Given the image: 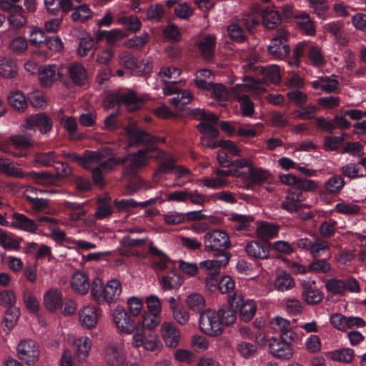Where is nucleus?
<instances>
[{"label":"nucleus","instance_id":"1","mask_svg":"<svg viewBox=\"0 0 366 366\" xmlns=\"http://www.w3.org/2000/svg\"><path fill=\"white\" fill-rule=\"evenodd\" d=\"M280 81V71L277 65L263 66L253 63V94L254 91H264L269 84H277Z\"/></svg>","mask_w":366,"mask_h":366},{"label":"nucleus","instance_id":"2","mask_svg":"<svg viewBox=\"0 0 366 366\" xmlns=\"http://www.w3.org/2000/svg\"><path fill=\"white\" fill-rule=\"evenodd\" d=\"M144 104L143 100L138 97L134 92H129L122 94H112L104 101L105 109H112L115 106L124 104L130 112L139 109Z\"/></svg>","mask_w":366,"mask_h":366},{"label":"nucleus","instance_id":"3","mask_svg":"<svg viewBox=\"0 0 366 366\" xmlns=\"http://www.w3.org/2000/svg\"><path fill=\"white\" fill-rule=\"evenodd\" d=\"M289 37V32L282 28L277 29L271 37L267 51L274 59H283L290 54L291 49L287 44Z\"/></svg>","mask_w":366,"mask_h":366},{"label":"nucleus","instance_id":"4","mask_svg":"<svg viewBox=\"0 0 366 366\" xmlns=\"http://www.w3.org/2000/svg\"><path fill=\"white\" fill-rule=\"evenodd\" d=\"M204 244L208 250L218 252V256L220 257L224 253H229L227 249L231 247V242L229 235L225 232L213 229L205 234Z\"/></svg>","mask_w":366,"mask_h":366},{"label":"nucleus","instance_id":"5","mask_svg":"<svg viewBox=\"0 0 366 366\" xmlns=\"http://www.w3.org/2000/svg\"><path fill=\"white\" fill-rule=\"evenodd\" d=\"M244 84H237L232 88V93L234 98L240 104L241 113L243 116H252V102L250 94H252V77L244 76Z\"/></svg>","mask_w":366,"mask_h":366},{"label":"nucleus","instance_id":"6","mask_svg":"<svg viewBox=\"0 0 366 366\" xmlns=\"http://www.w3.org/2000/svg\"><path fill=\"white\" fill-rule=\"evenodd\" d=\"M199 328L206 335L216 337L222 332L219 315L214 310H207L201 314Z\"/></svg>","mask_w":366,"mask_h":366},{"label":"nucleus","instance_id":"7","mask_svg":"<svg viewBox=\"0 0 366 366\" xmlns=\"http://www.w3.org/2000/svg\"><path fill=\"white\" fill-rule=\"evenodd\" d=\"M40 351L37 343L31 340H23L17 345V356L27 365H34L39 358Z\"/></svg>","mask_w":366,"mask_h":366},{"label":"nucleus","instance_id":"8","mask_svg":"<svg viewBox=\"0 0 366 366\" xmlns=\"http://www.w3.org/2000/svg\"><path fill=\"white\" fill-rule=\"evenodd\" d=\"M53 127V121L45 113H38L29 116L26 119L24 124L22 125V129H29L33 134L36 133V127L38 128L39 132L43 134L49 132Z\"/></svg>","mask_w":366,"mask_h":366},{"label":"nucleus","instance_id":"9","mask_svg":"<svg viewBox=\"0 0 366 366\" xmlns=\"http://www.w3.org/2000/svg\"><path fill=\"white\" fill-rule=\"evenodd\" d=\"M290 342L288 338H271L269 342V349L271 354L280 360H290L294 354Z\"/></svg>","mask_w":366,"mask_h":366},{"label":"nucleus","instance_id":"10","mask_svg":"<svg viewBox=\"0 0 366 366\" xmlns=\"http://www.w3.org/2000/svg\"><path fill=\"white\" fill-rule=\"evenodd\" d=\"M103 358L109 366H119L125 361L123 346L117 342L108 344L103 350Z\"/></svg>","mask_w":366,"mask_h":366},{"label":"nucleus","instance_id":"11","mask_svg":"<svg viewBox=\"0 0 366 366\" xmlns=\"http://www.w3.org/2000/svg\"><path fill=\"white\" fill-rule=\"evenodd\" d=\"M39 79L44 87L51 86L57 80L64 81V69H56L54 65L41 66L39 69Z\"/></svg>","mask_w":366,"mask_h":366},{"label":"nucleus","instance_id":"12","mask_svg":"<svg viewBox=\"0 0 366 366\" xmlns=\"http://www.w3.org/2000/svg\"><path fill=\"white\" fill-rule=\"evenodd\" d=\"M161 335L167 347L174 348L179 345L181 333L174 323L163 322L161 325Z\"/></svg>","mask_w":366,"mask_h":366},{"label":"nucleus","instance_id":"13","mask_svg":"<svg viewBox=\"0 0 366 366\" xmlns=\"http://www.w3.org/2000/svg\"><path fill=\"white\" fill-rule=\"evenodd\" d=\"M228 303L234 306L239 311V320L244 322H248L252 320V302L249 300L244 302L241 294L235 292L228 297Z\"/></svg>","mask_w":366,"mask_h":366},{"label":"nucleus","instance_id":"14","mask_svg":"<svg viewBox=\"0 0 366 366\" xmlns=\"http://www.w3.org/2000/svg\"><path fill=\"white\" fill-rule=\"evenodd\" d=\"M114 321L117 328L126 334L132 333L136 329V325L127 312L122 307H117L114 310Z\"/></svg>","mask_w":366,"mask_h":366},{"label":"nucleus","instance_id":"15","mask_svg":"<svg viewBox=\"0 0 366 366\" xmlns=\"http://www.w3.org/2000/svg\"><path fill=\"white\" fill-rule=\"evenodd\" d=\"M102 311L95 306H86L79 312V322L86 329L94 327L99 320Z\"/></svg>","mask_w":366,"mask_h":366},{"label":"nucleus","instance_id":"16","mask_svg":"<svg viewBox=\"0 0 366 366\" xmlns=\"http://www.w3.org/2000/svg\"><path fill=\"white\" fill-rule=\"evenodd\" d=\"M125 130L129 137L132 141V144H157L159 141L158 139L152 137L149 133L135 126H128Z\"/></svg>","mask_w":366,"mask_h":366},{"label":"nucleus","instance_id":"17","mask_svg":"<svg viewBox=\"0 0 366 366\" xmlns=\"http://www.w3.org/2000/svg\"><path fill=\"white\" fill-rule=\"evenodd\" d=\"M315 281L304 280L302 282V297L308 305H317L323 299L322 293L315 287Z\"/></svg>","mask_w":366,"mask_h":366},{"label":"nucleus","instance_id":"18","mask_svg":"<svg viewBox=\"0 0 366 366\" xmlns=\"http://www.w3.org/2000/svg\"><path fill=\"white\" fill-rule=\"evenodd\" d=\"M270 325L272 330L280 335V337L288 338L290 341H294L295 333L293 332L291 323L285 318L277 316L272 319Z\"/></svg>","mask_w":366,"mask_h":366},{"label":"nucleus","instance_id":"19","mask_svg":"<svg viewBox=\"0 0 366 366\" xmlns=\"http://www.w3.org/2000/svg\"><path fill=\"white\" fill-rule=\"evenodd\" d=\"M63 69L64 70L66 69V73L75 85L82 86L87 82V71L81 64L72 63Z\"/></svg>","mask_w":366,"mask_h":366},{"label":"nucleus","instance_id":"20","mask_svg":"<svg viewBox=\"0 0 366 366\" xmlns=\"http://www.w3.org/2000/svg\"><path fill=\"white\" fill-rule=\"evenodd\" d=\"M154 149L155 148L152 147L151 149L139 150L136 154H129V164L125 167L124 174L128 175L135 174L140 167L145 164L147 152Z\"/></svg>","mask_w":366,"mask_h":366},{"label":"nucleus","instance_id":"21","mask_svg":"<svg viewBox=\"0 0 366 366\" xmlns=\"http://www.w3.org/2000/svg\"><path fill=\"white\" fill-rule=\"evenodd\" d=\"M11 227L30 233H36L38 224L34 220L23 214L15 212L12 214Z\"/></svg>","mask_w":366,"mask_h":366},{"label":"nucleus","instance_id":"22","mask_svg":"<svg viewBox=\"0 0 366 366\" xmlns=\"http://www.w3.org/2000/svg\"><path fill=\"white\" fill-rule=\"evenodd\" d=\"M33 133L29 129H23L22 134H17L9 138L11 144L17 149H26L32 147L34 141L32 138Z\"/></svg>","mask_w":366,"mask_h":366},{"label":"nucleus","instance_id":"23","mask_svg":"<svg viewBox=\"0 0 366 366\" xmlns=\"http://www.w3.org/2000/svg\"><path fill=\"white\" fill-rule=\"evenodd\" d=\"M44 304L46 309L54 312L62 306V294L56 288L49 290L44 296Z\"/></svg>","mask_w":366,"mask_h":366},{"label":"nucleus","instance_id":"24","mask_svg":"<svg viewBox=\"0 0 366 366\" xmlns=\"http://www.w3.org/2000/svg\"><path fill=\"white\" fill-rule=\"evenodd\" d=\"M71 285L72 289L79 295L86 294L91 286L87 274L79 271L73 274Z\"/></svg>","mask_w":366,"mask_h":366},{"label":"nucleus","instance_id":"25","mask_svg":"<svg viewBox=\"0 0 366 366\" xmlns=\"http://www.w3.org/2000/svg\"><path fill=\"white\" fill-rule=\"evenodd\" d=\"M219 259L205 260L200 263V268L208 272V276L217 274L219 267L226 266L231 257L230 253H224Z\"/></svg>","mask_w":366,"mask_h":366},{"label":"nucleus","instance_id":"26","mask_svg":"<svg viewBox=\"0 0 366 366\" xmlns=\"http://www.w3.org/2000/svg\"><path fill=\"white\" fill-rule=\"evenodd\" d=\"M202 56L205 59H211L214 54L216 36L208 35L202 36L197 43Z\"/></svg>","mask_w":366,"mask_h":366},{"label":"nucleus","instance_id":"27","mask_svg":"<svg viewBox=\"0 0 366 366\" xmlns=\"http://www.w3.org/2000/svg\"><path fill=\"white\" fill-rule=\"evenodd\" d=\"M278 230L279 227L275 224L267 222H257V235L264 241L276 237Z\"/></svg>","mask_w":366,"mask_h":366},{"label":"nucleus","instance_id":"28","mask_svg":"<svg viewBox=\"0 0 366 366\" xmlns=\"http://www.w3.org/2000/svg\"><path fill=\"white\" fill-rule=\"evenodd\" d=\"M112 198L107 194L97 199V209L94 213L97 219H102L112 214L113 207L111 205Z\"/></svg>","mask_w":366,"mask_h":366},{"label":"nucleus","instance_id":"29","mask_svg":"<svg viewBox=\"0 0 366 366\" xmlns=\"http://www.w3.org/2000/svg\"><path fill=\"white\" fill-rule=\"evenodd\" d=\"M182 277L173 269L159 279V283L163 290L177 289L182 285Z\"/></svg>","mask_w":366,"mask_h":366},{"label":"nucleus","instance_id":"30","mask_svg":"<svg viewBox=\"0 0 366 366\" xmlns=\"http://www.w3.org/2000/svg\"><path fill=\"white\" fill-rule=\"evenodd\" d=\"M74 350L79 362L85 361L91 348V341L87 337H82L74 341Z\"/></svg>","mask_w":366,"mask_h":366},{"label":"nucleus","instance_id":"31","mask_svg":"<svg viewBox=\"0 0 366 366\" xmlns=\"http://www.w3.org/2000/svg\"><path fill=\"white\" fill-rule=\"evenodd\" d=\"M122 292L120 282L117 280L109 281L104 286V302L111 303L116 302Z\"/></svg>","mask_w":366,"mask_h":366},{"label":"nucleus","instance_id":"32","mask_svg":"<svg viewBox=\"0 0 366 366\" xmlns=\"http://www.w3.org/2000/svg\"><path fill=\"white\" fill-rule=\"evenodd\" d=\"M355 357L352 349L340 348L327 353V357L333 360L344 363L351 362Z\"/></svg>","mask_w":366,"mask_h":366},{"label":"nucleus","instance_id":"33","mask_svg":"<svg viewBox=\"0 0 366 366\" xmlns=\"http://www.w3.org/2000/svg\"><path fill=\"white\" fill-rule=\"evenodd\" d=\"M0 172L16 178H24L25 177L21 169L16 167L10 159L3 157H0Z\"/></svg>","mask_w":366,"mask_h":366},{"label":"nucleus","instance_id":"34","mask_svg":"<svg viewBox=\"0 0 366 366\" xmlns=\"http://www.w3.org/2000/svg\"><path fill=\"white\" fill-rule=\"evenodd\" d=\"M323 29L330 33L336 40V41L341 45H346L347 40L342 34V24L340 21H331L325 24L322 26Z\"/></svg>","mask_w":366,"mask_h":366},{"label":"nucleus","instance_id":"35","mask_svg":"<svg viewBox=\"0 0 366 366\" xmlns=\"http://www.w3.org/2000/svg\"><path fill=\"white\" fill-rule=\"evenodd\" d=\"M345 182L340 175H333L324 183V189L326 192L335 195L338 194L343 189Z\"/></svg>","mask_w":366,"mask_h":366},{"label":"nucleus","instance_id":"36","mask_svg":"<svg viewBox=\"0 0 366 366\" xmlns=\"http://www.w3.org/2000/svg\"><path fill=\"white\" fill-rule=\"evenodd\" d=\"M149 252L153 256L152 263L156 269L163 271L167 267L169 258L152 243H150Z\"/></svg>","mask_w":366,"mask_h":366},{"label":"nucleus","instance_id":"37","mask_svg":"<svg viewBox=\"0 0 366 366\" xmlns=\"http://www.w3.org/2000/svg\"><path fill=\"white\" fill-rule=\"evenodd\" d=\"M337 81L333 76H321L312 83L314 89H320L327 93L334 92L337 88Z\"/></svg>","mask_w":366,"mask_h":366},{"label":"nucleus","instance_id":"38","mask_svg":"<svg viewBox=\"0 0 366 366\" xmlns=\"http://www.w3.org/2000/svg\"><path fill=\"white\" fill-rule=\"evenodd\" d=\"M295 285V280L289 273L280 272L274 281V288L280 292H285L293 288Z\"/></svg>","mask_w":366,"mask_h":366},{"label":"nucleus","instance_id":"39","mask_svg":"<svg viewBox=\"0 0 366 366\" xmlns=\"http://www.w3.org/2000/svg\"><path fill=\"white\" fill-rule=\"evenodd\" d=\"M16 73V62L10 58L0 56V76L4 78H14Z\"/></svg>","mask_w":366,"mask_h":366},{"label":"nucleus","instance_id":"40","mask_svg":"<svg viewBox=\"0 0 366 366\" xmlns=\"http://www.w3.org/2000/svg\"><path fill=\"white\" fill-rule=\"evenodd\" d=\"M296 23L300 29L305 34L314 36L315 34V26L310 16L305 13L300 14L296 16Z\"/></svg>","mask_w":366,"mask_h":366},{"label":"nucleus","instance_id":"41","mask_svg":"<svg viewBox=\"0 0 366 366\" xmlns=\"http://www.w3.org/2000/svg\"><path fill=\"white\" fill-rule=\"evenodd\" d=\"M280 14L272 9H265L262 13V23L267 29H273L281 22Z\"/></svg>","mask_w":366,"mask_h":366},{"label":"nucleus","instance_id":"42","mask_svg":"<svg viewBox=\"0 0 366 366\" xmlns=\"http://www.w3.org/2000/svg\"><path fill=\"white\" fill-rule=\"evenodd\" d=\"M234 307L235 305L232 306L228 303V305H224L219 310L217 315H219L222 325L229 326L236 321L237 316Z\"/></svg>","mask_w":366,"mask_h":366},{"label":"nucleus","instance_id":"43","mask_svg":"<svg viewBox=\"0 0 366 366\" xmlns=\"http://www.w3.org/2000/svg\"><path fill=\"white\" fill-rule=\"evenodd\" d=\"M8 22L11 26L15 30H19L24 27L27 23V19L25 15V11L21 7V11H15L10 14L7 17Z\"/></svg>","mask_w":366,"mask_h":366},{"label":"nucleus","instance_id":"44","mask_svg":"<svg viewBox=\"0 0 366 366\" xmlns=\"http://www.w3.org/2000/svg\"><path fill=\"white\" fill-rule=\"evenodd\" d=\"M174 160L169 155L163 157L159 162V167L154 174V178H160L164 174H167L174 171Z\"/></svg>","mask_w":366,"mask_h":366},{"label":"nucleus","instance_id":"45","mask_svg":"<svg viewBox=\"0 0 366 366\" xmlns=\"http://www.w3.org/2000/svg\"><path fill=\"white\" fill-rule=\"evenodd\" d=\"M10 106L20 112H24L27 108V102L23 93L15 92L8 97Z\"/></svg>","mask_w":366,"mask_h":366},{"label":"nucleus","instance_id":"46","mask_svg":"<svg viewBox=\"0 0 366 366\" xmlns=\"http://www.w3.org/2000/svg\"><path fill=\"white\" fill-rule=\"evenodd\" d=\"M312 261L308 265L309 272L325 274L332 270V265L326 259H318Z\"/></svg>","mask_w":366,"mask_h":366},{"label":"nucleus","instance_id":"47","mask_svg":"<svg viewBox=\"0 0 366 366\" xmlns=\"http://www.w3.org/2000/svg\"><path fill=\"white\" fill-rule=\"evenodd\" d=\"M104 286L102 280L99 277H95L91 285V295L99 304L104 302Z\"/></svg>","mask_w":366,"mask_h":366},{"label":"nucleus","instance_id":"48","mask_svg":"<svg viewBox=\"0 0 366 366\" xmlns=\"http://www.w3.org/2000/svg\"><path fill=\"white\" fill-rule=\"evenodd\" d=\"M330 249V244L327 241L322 239H317L312 242L310 253L314 258H318L322 256Z\"/></svg>","mask_w":366,"mask_h":366},{"label":"nucleus","instance_id":"49","mask_svg":"<svg viewBox=\"0 0 366 366\" xmlns=\"http://www.w3.org/2000/svg\"><path fill=\"white\" fill-rule=\"evenodd\" d=\"M117 21L122 24L127 31L135 32L141 27V21L136 16H122Z\"/></svg>","mask_w":366,"mask_h":366},{"label":"nucleus","instance_id":"50","mask_svg":"<svg viewBox=\"0 0 366 366\" xmlns=\"http://www.w3.org/2000/svg\"><path fill=\"white\" fill-rule=\"evenodd\" d=\"M284 305L286 312L290 315H299L303 311L302 303L295 298H285L284 300Z\"/></svg>","mask_w":366,"mask_h":366},{"label":"nucleus","instance_id":"51","mask_svg":"<svg viewBox=\"0 0 366 366\" xmlns=\"http://www.w3.org/2000/svg\"><path fill=\"white\" fill-rule=\"evenodd\" d=\"M154 203V199H150L144 202L137 203L133 199H122L120 201L114 200V204L115 207L119 211L127 210L129 208H134L137 206L146 207L147 206Z\"/></svg>","mask_w":366,"mask_h":366},{"label":"nucleus","instance_id":"52","mask_svg":"<svg viewBox=\"0 0 366 366\" xmlns=\"http://www.w3.org/2000/svg\"><path fill=\"white\" fill-rule=\"evenodd\" d=\"M309 42L302 41L299 42L293 50V59L288 62L292 67H297L300 65V59L305 55V50L308 48Z\"/></svg>","mask_w":366,"mask_h":366},{"label":"nucleus","instance_id":"53","mask_svg":"<svg viewBox=\"0 0 366 366\" xmlns=\"http://www.w3.org/2000/svg\"><path fill=\"white\" fill-rule=\"evenodd\" d=\"M22 296L23 301L27 310L31 313L37 312L39 309V303L38 300L34 297L33 292L29 290H24Z\"/></svg>","mask_w":366,"mask_h":366},{"label":"nucleus","instance_id":"54","mask_svg":"<svg viewBox=\"0 0 366 366\" xmlns=\"http://www.w3.org/2000/svg\"><path fill=\"white\" fill-rule=\"evenodd\" d=\"M64 127L71 140L76 141L81 139V134L77 130V123L74 117H68L64 122Z\"/></svg>","mask_w":366,"mask_h":366},{"label":"nucleus","instance_id":"55","mask_svg":"<svg viewBox=\"0 0 366 366\" xmlns=\"http://www.w3.org/2000/svg\"><path fill=\"white\" fill-rule=\"evenodd\" d=\"M186 303L190 310L195 312H201L204 308V299L199 294L193 293L189 295L186 300Z\"/></svg>","mask_w":366,"mask_h":366},{"label":"nucleus","instance_id":"56","mask_svg":"<svg viewBox=\"0 0 366 366\" xmlns=\"http://www.w3.org/2000/svg\"><path fill=\"white\" fill-rule=\"evenodd\" d=\"M342 174L351 179H357L364 177L361 174V168L359 164L355 163H349L340 168Z\"/></svg>","mask_w":366,"mask_h":366},{"label":"nucleus","instance_id":"57","mask_svg":"<svg viewBox=\"0 0 366 366\" xmlns=\"http://www.w3.org/2000/svg\"><path fill=\"white\" fill-rule=\"evenodd\" d=\"M19 309L16 306L8 307L3 319L4 326L6 327L8 330H10L13 327L19 316Z\"/></svg>","mask_w":366,"mask_h":366},{"label":"nucleus","instance_id":"58","mask_svg":"<svg viewBox=\"0 0 366 366\" xmlns=\"http://www.w3.org/2000/svg\"><path fill=\"white\" fill-rule=\"evenodd\" d=\"M198 130L203 134L202 137L214 139L219 135V130L217 124H212L207 122H201L197 126Z\"/></svg>","mask_w":366,"mask_h":366},{"label":"nucleus","instance_id":"59","mask_svg":"<svg viewBox=\"0 0 366 366\" xmlns=\"http://www.w3.org/2000/svg\"><path fill=\"white\" fill-rule=\"evenodd\" d=\"M45 41L44 31L41 29L32 27L30 31V44L35 47L40 48L44 45Z\"/></svg>","mask_w":366,"mask_h":366},{"label":"nucleus","instance_id":"60","mask_svg":"<svg viewBox=\"0 0 366 366\" xmlns=\"http://www.w3.org/2000/svg\"><path fill=\"white\" fill-rule=\"evenodd\" d=\"M308 57L315 66H320L325 63V58L322 55L321 48L317 45H312L308 50Z\"/></svg>","mask_w":366,"mask_h":366},{"label":"nucleus","instance_id":"61","mask_svg":"<svg viewBox=\"0 0 366 366\" xmlns=\"http://www.w3.org/2000/svg\"><path fill=\"white\" fill-rule=\"evenodd\" d=\"M234 222L233 229L238 231H248L252 219L244 215L235 214L231 218Z\"/></svg>","mask_w":366,"mask_h":366},{"label":"nucleus","instance_id":"62","mask_svg":"<svg viewBox=\"0 0 366 366\" xmlns=\"http://www.w3.org/2000/svg\"><path fill=\"white\" fill-rule=\"evenodd\" d=\"M328 292L334 295H343L345 292L344 280L331 279L328 280L325 284Z\"/></svg>","mask_w":366,"mask_h":366},{"label":"nucleus","instance_id":"63","mask_svg":"<svg viewBox=\"0 0 366 366\" xmlns=\"http://www.w3.org/2000/svg\"><path fill=\"white\" fill-rule=\"evenodd\" d=\"M309 6L314 12L322 19H325V14L329 9L328 4L326 0H307Z\"/></svg>","mask_w":366,"mask_h":366},{"label":"nucleus","instance_id":"64","mask_svg":"<svg viewBox=\"0 0 366 366\" xmlns=\"http://www.w3.org/2000/svg\"><path fill=\"white\" fill-rule=\"evenodd\" d=\"M92 16V12L86 4L76 7L72 14V19L74 21L84 22Z\"/></svg>","mask_w":366,"mask_h":366}]
</instances>
